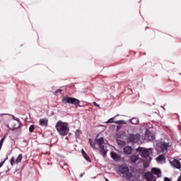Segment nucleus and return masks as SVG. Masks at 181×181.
I'll list each match as a JSON object with an SVG mask.
<instances>
[{
  "label": "nucleus",
  "mask_w": 181,
  "mask_h": 181,
  "mask_svg": "<svg viewBox=\"0 0 181 181\" xmlns=\"http://www.w3.org/2000/svg\"><path fill=\"white\" fill-rule=\"evenodd\" d=\"M131 122L133 125H137V124H139V119L136 117H134L132 119Z\"/></svg>",
  "instance_id": "nucleus-19"
},
{
  "label": "nucleus",
  "mask_w": 181,
  "mask_h": 181,
  "mask_svg": "<svg viewBox=\"0 0 181 181\" xmlns=\"http://www.w3.org/2000/svg\"><path fill=\"white\" fill-rule=\"evenodd\" d=\"M119 172L122 173V175H124V177L127 179V180H130V179L132 177V173L129 172V168L127 165H120L119 167Z\"/></svg>",
  "instance_id": "nucleus-2"
},
{
  "label": "nucleus",
  "mask_w": 181,
  "mask_h": 181,
  "mask_svg": "<svg viewBox=\"0 0 181 181\" xmlns=\"http://www.w3.org/2000/svg\"><path fill=\"white\" fill-rule=\"evenodd\" d=\"M95 142H96L97 145L99 146V147L103 146V144H104V138L100 137V139H96Z\"/></svg>",
  "instance_id": "nucleus-14"
},
{
  "label": "nucleus",
  "mask_w": 181,
  "mask_h": 181,
  "mask_svg": "<svg viewBox=\"0 0 181 181\" xmlns=\"http://www.w3.org/2000/svg\"><path fill=\"white\" fill-rule=\"evenodd\" d=\"M63 91V90L62 89H58L55 91V95H59V94H62V92Z\"/></svg>",
  "instance_id": "nucleus-25"
},
{
  "label": "nucleus",
  "mask_w": 181,
  "mask_h": 181,
  "mask_svg": "<svg viewBox=\"0 0 181 181\" xmlns=\"http://www.w3.org/2000/svg\"><path fill=\"white\" fill-rule=\"evenodd\" d=\"M6 136H8V134H5L3 138H4V140L6 139Z\"/></svg>",
  "instance_id": "nucleus-31"
},
{
  "label": "nucleus",
  "mask_w": 181,
  "mask_h": 181,
  "mask_svg": "<svg viewBox=\"0 0 181 181\" xmlns=\"http://www.w3.org/2000/svg\"><path fill=\"white\" fill-rule=\"evenodd\" d=\"M93 105H95V107H100V105H98L96 102L93 103Z\"/></svg>",
  "instance_id": "nucleus-30"
},
{
  "label": "nucleus",
  "mask_w": 181,
  "mask_h": 181,
  "mask_svg": "<svg viewBox=\"0 0 181 181\" xmlns=\"http://www.w3.org/2000/svg\"><path fill=\"white\" fill-rule=\"evenodd\" d=\"M5 162H6V159H5L3 162L0 163V168H1V166H4Z\"/></svg>",
  "instance_id": "nucleus-29"
},
{
  "label": "nucleus",
  "mask_w": 181,
  "mask_h": 181,
  "mask_svg": "<svg viewBox=\"0 0 181 181\" xmlns=\"http://www.w3.org/2000/svg\"><path fill=\"white\" fill-rule=\"evenodd\" d=\"M5 141V138H2L0 141V151L2 149V145H4V141Z\"/></svg>",
  "instance_id": "nucleus-24"
},
{
  "label": "nucleus",
  "mask_w": 181,
  "mask_h": 181,
  "mask_svg": "<svg viewBox=\"0 0 181 181\" xmlns=\"http://www.w3.org/2000/svg\"><path fill=\"white\" fill-rule=\"evenodd\" d=\"M152 175H156L157 177H161L162 176V171L159 168H153L151 169Z\"/></svg>",
  "instance_id": "nucleus-8"
},
{
  "label": "nucleus",
  "mask_w": 181,
  "mask_h": 181,
  "mask_svg": "<svg viewBox=\"0 0 181 181\" xmlns=\"http://www.w3.org/2000/svg\"><path fill=\"white\" fill-rule=\"evenodd\" d=\"M166 158H165V156L163 155H160L157 158L156 160L158 162H162V160H165Z\"/></svg>",
  "instance_id": "nucleus-20"
},
{
  "label": "nucleus",
  "mask_w": 181,
  "mask_h": 181,
  "mask_svg": "<svg viewBox=\"0 0 181 181\" xmlns=\"http://www.w3.org/2000/svg\"><path fill=\"white\" fill-rule=\"evenodd\" d=\"M140 136H141L139 134H129L128 136V141L136 144V142L139 141Z\"/></svg>",
  "instance_id": "nucleus-6"
},
{
  "label": "nucleus",
  "mask_w": 181,
  "mask_h": 181,
  "mask_svg": "<svg viewBox=\"0 0 181 181\" xmlns=\"http://www.w3.org/2000/svg\"><path fill=\"white\" fill-rule=\"evenodd\" d=\"M81 152L84 159H86V160H87L88 162H91V158H90V156H88L87 153H86L84 150H82Z\"/></svg>",
  "instance_id": "nucleus-16"
},
{
  "label": "nucleus",
  "mask_w": 181,
  "mask_h": 181,
  "mask_svg": "<svg viewBox=\"0 0 181 181\" xmlns=\"http://www.w3.org/2000/svg\"><path fill=\"white\" fill-rule=\"evenodd\" d=\"M81 177H83V175H81Z\"/></svg>",
  "instance_id": "nucleus-33"
},
{
  "label": "nucleus",
  "mask_w": 181,
  "mask_h": 181,
  "mask_svg": "<svg viewBox=\"0 0 181 181\" xmlns=\"http://www.w3.org/2000/svg\"><path fill=\"white\" fill-rule=\"evenodd\" d=\"M172 165H173V166H174V168H176L177 169H180V168H181L180 162L178 161L177 159H175L173 161Z\"/></svg>",
  "instance_id": "nucleus-13"
},
{
  "label": "nucleus",
  "mask_w": 181,
  "mask_h": 181,
  "mask_svg": "<svg viewBox=\"0 0 181 181\" xmlns=\"http://www.w3.org/2000/svg\"><path fill=\"white\" fill-rule=\"evenodd\" d=\"M117 124V125H125L127 124V122L124 120H117V121H114V117L110 118L107 120V124Z\"/></svg>",
  "instance_id": "nucleus-7"
},
{
  "label": "nucleus",
  "mask_w": 181,
  "mask_h": 181,
  "mask_svg": "<svg viewBox=\"0 0 181 181\" xmlns=\"http://www.w3.org/2000/svg\"><path fill=\"white\" fill-rule=\"evenodd\" d=\"M146 138H147V139H148V141H153V139H155V136L153 134H152L151 133H146Z\"/></svg>",
  "instance_id": "nucleus-17"
},
{
  "label": "nucleus",
  "mask_w": 181,
  "mask_h": 181,
  "mask_svg": "<svg viewBox=\"0 0 181 181\" xmlns=\"http://www.w3.org/2000/svg\"><path fill=\"white\" fill-rule=\"evenodd\" d=\"M55 128L62 136H66L70 132L69 128V123L63 122L62 120H59L55 126Z\"/></svg>",
  "instance_id": "nucleus-1"
},
{
  "label": "nucleus",
  "mask_w": 181,
  "mask_h": 181,
  "mask_svg": "<svg viewBox=\"0 0 181 181\" xmlns=\"http://www.w3.org/2000/svg\"><path fill=\"white\" fill-rule=\"evenodd\" d=\"M33 131H35V125H30L29 127V132H33Z\"/></svg>",
  "instance_id": "nucleus-23"
},
{
  "label": "nucleus",
  "mask_w": 181,
  "mask_h": 181,
  "mask_svg": "<svg viewBox=\"0 0 181 181\" xmlns=\"http://www.w3.org/2000/svg\"><path fill=\"white\" fill-rule=\"evenodd\" d=\"M125 155H131L132 153V148L131 146H126L123 148Z\"/></svg>",
  "instance_id": "nucleus-11"
},
{
  "label": "nucleus",
  "mask_w": 181,
  "mask_h": 181,
  "mask_svg": "<svg viewBox=\"0 0 181 181\" xmlns=\"http://www.w3.org/2000/svg\"><path fill=\"white\" fill-rule=\"evenodd\" d=\"M89 143H90L91 148H93V149H97V147H95V142L93 141V140H91V139H89Z\"/></svg>",
  "instance_id": "nucleus-21"
},
{
  "label": "nucleus",
  "mask_w": 181,
  "mask_h": 181,
  "mask_svg": "<svg viewBox=\"0 0 181 181\" xmlns=\"http://www.w3.org/2000/svg\"><path fill=\"white\" fill-rule=\"evenodd\" d=\"M62 101L66 104H71L72 105H78V107H81L80 100L75 98L66 96L62 99Z\"/></svg>",
  "instance_id": "nucleus-3"
},
{
  "label": "nucleus",
  "mask_w": 181,
  "mask_h": 181,
  "mask_svg": "<svg viewBox=\"0 0 181 181\" xmlns=\"http://www.w3.org/2000/svg\"><path fill=\"white\" fill-rule=\"evenodd\" d=\"M137 152H139L141 153V156H142V158H148L149 156V150L143 148V147H139L136 149Z\"/></svg>",
  "instance_id": "nucleus-5"
},
{
  "label": "nucleus",
  "mask_w": 181,
  "mask_h": 181,
  "mask_svg": "<svg viewBox=\"0 0 181 181\" xmlns=\"http://www.w3.org/2000/svg\"><path fill=\"white\" fill-rule=\"evenodd\" d=\"M100 153L103 156V158L107 157V151H105L104 146H100Z\"/></svg>",
  "instance_id": "nucleus-12"
},
{
  "label": "nucleus",
  "mask_w": 181,
  "mask_h": 181,
  "mask_svg": "<svg viewBox=\"0 0 181 181\" xmlns=\"http://www.w3.org/2000/svg\"><path fill=\"white\" fill-rule=\"evenodd\" d=\"M138 159H139V157L138 156H132L130 157V160L132 163H136V160H138Z\"/></svg>",
  "instance_id": "nucleus-18"
},
{
  "label": "nucleus",
  "mask_w": 181,
  "mask_h": 181,
  "mask_svg": "<svg viewBox=\"0 0 181 181\" xmlns=\"http://www.w3.org/2000/svg\"><path fill=\"white\" fill-rule=\"evenodd\" d=\"M177 181H181V176L178 177Z\"/></svg>",
  "instance_id": "nucleus-32"
},
{
  "label": "nucleus",
  "mask_w": 181,
  "mask_h": 181,
  "mask_svg": "<svg viewBox=\"0 0 181 181\" xmlns=\"http://www.w3.org/2000/svg\"><path fill=\"white\" fill-rule=\"evenodd\" d=\"M23 156L22 154H19L16 160V163H21L22 162Z\"/></svg>",
  "instance_id": "nucleus-22"
},
{
  "label": "nucleus",
  "mask_w": 181,
  "mask_h": 181,
  "mask_svg": "<svg viewBox=\"0 0 181 181\" xmlns=\"http://www.w3.org/2000/svg\"><path fill=\"white\" fill-rule=\"evenodd\" d=\"M0 117H1V116L0 115Z\"/></svg>",
  "instance_id": "nucleus-34"
},
{
  "label": "nucleus",
  "mask_w": 181,
  "mask_h": 181,
  "mask_svg": "<svg viewBox=\"0 0 181 181\" xmlns=\"http://www.w3.org/2000/svg\"><path fill=\"white\" fill-rule=\"evenodd\" d=\"M76 136H78L80 135V130L77 129L75 133Z\"/></svg>",
  "instance_id": "nucleus-27"
},
{
  "label": "nucleus",
  "mask_w": 181,
  "mask_h": 181,
  "mask_svg": "<svg viewBox=\"0 0 181 181\" xmlns=\"http://www.w3.org/2000/svg\"><path fill=\"white\" fill-rule=\"evenodd\" d=\"M122 127V126H121V124H119L118 126H117V131H119V129H121V128Z\"/></svg>",
  "instance_id": "nucleus-28"
},
{
  "label": "nucleus",
  "mask_w": 181,
  "mask_h": 181,
  "mask_svg": "<svg viewBox=\"0 0 181 181\" xmlns=\"http://www.w3.org/2000/svg\"><path fill=\"white\" fill-rule=\"evenodd\" d=\"M144 179L148 181H151L153 179V174L151 173L147 172L144 174Z\"/></svg>",
  "instance_id": "nucleus-10"
},
{
  "label": "nucleus",
  "mask_w": 181,
  "mask_h": 181,
  "mask_svg": "<svg viewBox=\"0 0 181 181\" xmlns=\"http://www.w3.org/2000/svg\"><path fill=\"white\" fill-rule=\"evenodd\" d=\"M15 163V158L12 157L11 159V166H13V164Z\"/></svg>",
  "instance_id": "nucleus-26"
},
{
  "label": "nucleus",
  "mask_w": 181,
  "mask_h": 181,
  "mask_svg": "<svg viewBox=\"0 0 181 181\" xmlns=\"http://www.w3.org/2000/svg\"><path fill=\"white\" fill-rule=\"evenodd\" d=\"M110 155L114 160H119V159H121V157L115 152H111Z\"/></svg>",
  "instance_id": "nucleus-15"
},
{
  "label": "nucleus",
  "mask_w": 181,
  "mask_h": 181,
  "mask_svg": "<svg viewBox=\"0 0 181 181\" xmlns=\"http://www.w3.org/2000/svg\"><path fill=\"white\" fill-rule=\"evenodd\" d=\"M40 127H47L49 124V120L46 118L40 119L39 120Z\"/></svg>",
  "instance_id": "nucleus-9"
},
{
  "label": "nucleus",
  "mask_w": 181,
  "mask_h": 181,
  "mask_svg": "<svg viewBox=\"0 0 181 181\" xmlns=\"http://www.w3.org/2000/svg\"><path fill=\"white\" fill-rule=\"evenodd\" d=\"M170 144L167 142L160 141L157 145V151L158 152H166L168 151V148H170Z\"/></svg>",
  "instance_id": "nucleus-4"
}]
</instances>
